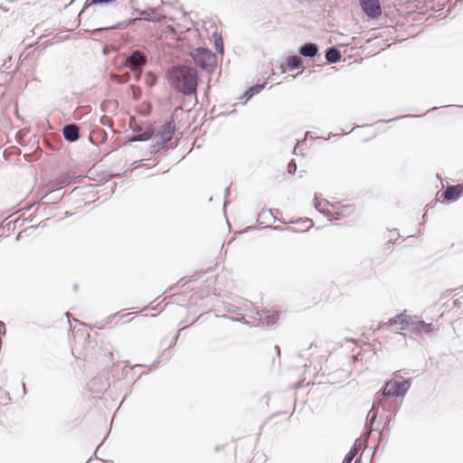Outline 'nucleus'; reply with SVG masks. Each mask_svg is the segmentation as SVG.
Here are the masks:
<instances>
[{"instance_id":"f257e3e1","label":"nucleus","mask_w":463,"mask_h":463,"mask_svg":"<svg viewBox=\"0 0 463 463\" xmlns=\"http://www.w3.org/2000/svg\"><path fill=\"white\" fill-rule=\"evenodd\" d=\"M167 74L170 85L178 92L186 96L196 92L198 75L194 68L189 66L174 67Z\"/></svg>"},{"instance_id":"f03ea898","label":"nucleus","mask_w":463,"mask_h":463,"mask_svg":"<svg viewBox=\"0 0 463 463\" xmlns=\"http://www.w3.org/2000/svg\"><path fill=\"white\" fill-rule=\"evenodd\" d=\"M146 62L147 58L143 52L139 50L132 51L128 55L126 56L125 60L122 61L121 66H118V83L127 80V78L122 77L119 73L124 68H128L133 72H135L136 78L138 80L141 76V71Z\"/></svg>"},{"instance_id":"7ed1b4c3","label":"nucleus","mask_w":463,"mask_h":463,"mask_svg":"<svg viewBox=\"0 0 463 463\" xmlns=\"http://www.w3.org/2000/svg\"><path fill=\"white\" fill-rule=\"evenodd\" d=\"M191 56L194 63L202 70L211 71L216 65L214 53L207 48L197 47L191 52Z\"/></svg>"},{"instance_id":"20e7f679","label":"nucleus","mask_w":463,"mask_h":463,"mask_svg":"<svg viewBox=\"0 0 463 463\" xmlns=\"http://www.w3.org/2000/svg\"><path fill=\"white\" fill-rule=\"evenodd\" d=\"M411 384V379L403 381L392 379L385 383L382 389L383 397H403Z\"/></svg>"},{"instance_id":"39448f33","label":"nucleus","mask_w":463,"mask_h":463,"mask_svg":"<svg viewBox=\"0 0 463 463\" xmlns=\"http://www.w3.org/2000/svg\"><path fill=\"white\" fill-rule=\"evenodd\" d=\"M402 325V326L399 327L400 330L408 329L417 334L424 333L429 335L439 330L437 325L432 323H426L416 316L408 317V320L403 321Z\"/></svg>"},{"instance_id":"423d86ee","label":"nucleus","mask_w":463,"mask_h":463,"mask_svg":"<svg viewBox=\"0 0 463 463\" xmlns=\"http://www.w3.org/2000/svg\"><path fill=\"white\" fill-rule=\"evenodd\" d=\"M81 175H76L75 173L63 172L57 177L50 180L47 184V187L54 190H62L63 188L80 182Z\"/></svg>"},{"instance_id":"0eeeda50","label":"nucleus","mask_w":463,"mask_h":463,"mask_svg":"<svg viewBox=\"0 0 463 463\" xmlns=\"http://www.w3.org/2000/svg\"><path fill=\"white\" fill-rule=\"evenodd\" d=\"M140 15L142 16L141 18H133V19H128V20H125V21H122V22H118V30L124 29L128 24H135L136 22L140 21V20H145V21H148V22H152V21L159 22V21H161V17L156 14V10L141 11L140 12Z\"/></svg>"},{"instance_id":"6e6552de","label":"nucleus","mask_w":463,"mask_h":463,"mask_svg":"<svg viewBox=\"0 0 463 463\" xmlns=\"http://www.w3.org/2000/svg\"><path fill=\"white\" fill-rule=\"evenodd\" d=\"M364 13L370 18H377L382 14L379 0H359Z\"/></svg>"},{"instance_id":"1a4fd4ad","label":"nucleus","mask_w":463,"mask_h":463,"mask_svg":"<svg viewBox=\"0 0 463 463\" xmlns=\"http://www.w3.org/2000/svg\"><path fill=\"white\" fill-rule=\"evenodd\" d=\"M175 131V125L173 121L164 124L158 131L159 140L157 143L165 146L172 138Z\"/></svg>"},{"instance_id":"9d476101","label":"nucleus","mask_w":463,"mask_h":463,"mask_svg":"<svg viewBox=\"0 0 463 463\" xmlns=\"http://www.w3.org/2000/svg\"><path fill=\"white\" fill-rule=\"evenodd\" d=\"M62 135L66 141L74 143L80 137V127L75 123L66 124L62 128Z\"/></svg>"},{"instance_id":"9b49d317","label":"nucleus","mask_w":463,"mask_h":463,"mask_svg":"<svg viewBox=\"0 0 463 463\" xmlns=\"http://www.w3.org/2000/svg\"><path fill=\"white\" fill-rule=\"evenodd\" d=\"M385 397H383L382 396V392H378L374 398V401L373 402V406H372V409L370 410V411L368 412L367 414V418H366V427L369 428V427H372L373 422L375 421L376 418H377V411L378 409L380 408V406H382L383 404V400L384 399Z\"/></svg>"},{"instance_id":"f8f14e48","label":"nucleus","mask_w":463,"mask_h":463,"mask_svg":"<svg viewBox=\"0 0 463 463\" xmlns=\"http://www.w3.org/2000/svg\"><path fill=\"white\" fill-rule=\"evenodd\" d=\"M46 193L41 198V203L43 204L58 203L63 197L64 193L61 190H54L46 186Z\"/></svg>"},{"instance_id":"ddd939ff","label":"nucleus","mask_w":463,"mask_h":463,"mask_svg":"<svg viewBox=\"0 0 463 463\" xmlns=\"http://www.w3.org/2000/svg\"><path fill=\"white\" fill-rule=\"evenodd\" d=\"M108 137L109 134L105 129L95 127L89 135V140L91 144L99 146V144L107 142Z\"/></svg>"},{"instance_id":"4468645a","label":"nucleus","mask_w":463,"mask_h":463,"mask_svg":"<svg viewBox=\"0 0 463 463\" xmlns=\"http://www.w3.org/2000/svg\"><path fill=\"white\" fill-rule=\"evenodd\" d=\"M462 191V185H449L442 193L441 197L449 202H455L458 199Z\"/></svg>"},{"instance_id":"2eb2a0df","label":"nucleus","mask_w":463,"mask_h":463,"mask_svg":"<svg viewBox=\"0 0 463 463\" xmlns=\"http://www.w3.org/2000/svg\"><path fill=\"white\" fill-rule=\"evenodd\" d=\"M298 52L305 58H314L318 52V46L314 43H306L299 47Z\"/></svg>"},{"instance_id":"dca6fc26","label":"nucleus","mask_w":463,"mask_h":463,"mask_svg":"<svg viewBox=\"0 0 463 463\" xmlns=\"http://www.w3.org/2000/svg\"><path fill=\"white\" fill-rule=\"evenodd\" d=\"M341 57V52L335 47H330L326 52V60L328 63H336Z\"/></svg>"},{"instance_id":"f3484780","label":"nucleus","mask_w":463,"mask_h":463,"mask_svg":"<svg viewBox=\"0 0 463 463\" xmlns=\"http://www.w3.org/2000/svg\"><path fill=\"white\" fill-rule=\"evenodd\" d=\"M265 87V83L262 84H257L253 87L249 88L241 97L240 99H245L249 100L251 99L255 94H258L261 90H263Z\"/></svg>"},{"instance_id":"a211bd4d","label":"nucleus","mask_w":463,"mask_h":463,"mask_svg":"<svg viewBox=\"0 0 463 463\" xmlns=\"http://www.w3.org/2000/svg\"><path fill=\"white\" fill-rule=\"evenodd\" d=\"M114 2H116V0H86L80 14L84 13V11L90 6H106Z\"/></svg>"},{"instance_id":"6ab92c4d","label":"nucleus","mask_w":463,"mask_h":463,"mask_svg":"<svg viewBox=\"0 0 463 463\" xmlns=\"http://www.w3.org/2000/svg\"><path fill=\"white\" fill-rule=\"evenodd\" d=\"M142 368L141 365L137 364L132 367H129L128 371L125 370V368L122 369V373L125 374L126 377H128V373H131L132 375L129 377V382H135L142 373L140 372V369Z\"/></svg>"},{"instance_id":"aec40b11","label":"nucleus","mask_w":463,"mask_h":463,"mask_svg":"<svg viewBox=\"0 0 463 463\" xmlns=\"http://www.w3.org/2000/svg\"><path fill=\"white\" fill-rule=\"evenodd\" d=\"M302 59L298 55H291L287 58V65L289 71H294L302 66Z\"/></svg>"},{"instance_id":"412c9836","label":"nucleus","mask_w":463,"mask_h":463,"mask_svg":"<svg viewBox=\"0 0 463 463\" xmlns=\"http://www.w3.org/2000/svg\"><path fill=\"white\" fill-rule=\"evenodd\" d=\"M279 318V313L277 311H269L267 310L264 313V317H262V315H260V319H265L267 325H274Z\"/></svg>"},{"instance_id":"4be33fe9","label":"nucleus","mask_w":463,"mask_h":463,"mask_svg":"<svg viewBox=\"0 0 463 463\" xmlns=\"http://www.w3.org/2000/svg\"><path fill=\"white\" fill-rule=\"evenodd\" d=\"M364 446V443L361 439H356L354 445L352 446L349 452L346 454L348 457H350L353 460L359 452V450Z\"/></svg>"},{"instance_id":"5701e85b","label":"nucleus","mask_w":463,"mask_h":463,"mask_svg":"<svg viewBox=\"0 0 463 463\" xmlns=\"http://www.w3.org/2000/svg\"><path fill=\"white\" fill-rule=\"evenodd\" d=\"M153 136V130L151 129H146L141 133H137L136 134L132 140L133 141H146L148 139H150Z\"/></svg>"},{"instance_id":"b1692460","label":"nucleus","mask_w":463,"mask_h":463,"mask_svg":"<svg viewBox=\"0 0 463 463\" xmlns=\"http://www.w3.org/2000/svg\"><path fill=\"white\" fill-rule=\"evenodd\" d=\"M408 320V316H405L404 314L397 315L396 317L391 318L389 320V325L391 326H398L397 328L399 329L400 326H402V322Z\"/></svg>"},{"instance_id":"393cba45","label":"nucleus","mask_w":463,"mask_h":463,"mask_svg":"<svg viewBox=\"0 0 463 463\" xmlns=\"http://www.w3.org/2000/svg\"><path fill=\"white\" fill-rule=\"evenodd\" d=\"M99 122L103 126H107L109 128V130H110V132L112 134H116V129L113 128V119H112V118L108 117V116H102L99 118Z\"/></svg>"},{"instance_id":"a878e982","label":"nucleus","mask_w":463,"mask_h":463,"mask_svg":"<svg viewBox=\"0 0 463 463\" xmlns=\"http://www.w3.org/2000/svg\"><path fill=\"white\" fill-rule=\"evenodd\" d=\"M213 38H214V45H215L216 51L220 53H222L223 52V42H222V36L220 34H218L217 33H214Z\"/></svg>"},{"instance_id":"bb28decb","label":"nucleus","mask_w":463,"mask_h":463,"mask_svg":"<svg viewBox=\"0 0 463 463\" xmlns=\"http://www.w3.org/2000/svg\"><path fill=\"white\" fill-rule=\"evenodd\" d=\"M116 315H110L107 318L101 320V321H98L95 323V326L98 328V329H103L106 326H108L109 324H110Z\"/></svg>"},{"instance_id":"cd10ccee","label":"nucleus","mask_w":463,"mask_h":463,"mask_svg":"<svg viewBox=\"0 0 463 463\" xmlns=\"http://www.w3.org/2000/svg\"><path fill=\"white\" fill-rule=\"evenodd\" d=\"M115 28H116V25H111V26H108V27L96 28V29H93L90 32V33L93 36H99L102 33L109 31V30H113Z\"/></svg>"},{"instance_id":"c85d7f7f","label":"nucleus","mask_w":463,"mask_h":463,"mask_svg":"<svg viewBox=\"0 0 463 463\" xmlns=\"http://www.w3.org/2000/svg\"><path fill=\"white\" fill-rule=\"evenodd\" d=\"M315 207L318 212H320L326 215H329L331 213V212L329 210L325 209L324 206L322 207V202H318L317 197L315 198Z\"/></svg>"},{"instance_id":"c756f323","label":"nucleus","mask_w":463,"mask_h":463,"mask_svg":"<svg viewBox=\"0 0 463 463\" xmlns=\"http://www.w3.org/2000/svg\"><path fill=\"white\" fill-rule=\"evenodd\" d=\"M156 82V77L152 74L151 72L147 73L146 77V85H148L149 87H153Z\"/></svg>"},{"instance_id":"7c9ffc66","label":"nucleus","mask_w":463,"mask_h":463,"mask_svg":"<svg viewBox=\"0 0 463 463\" xmlns=\"http://www.w3.org/2000/svg\"><path fill=\"white\" fill-rule=\"evenodd\" d=\"M104 443V440L97 447L95 452H94V455H95V458L99 460H101L103 462H109V463H114L112 460H108L106 458H100L98 456V453H100V450H101V447Z\"/></svg>"},{"instance_id":"2f4dec72","label":"nucleus","mask_w":463,"mask_h":463,"mask_svg":"<svg viewBox=\"0 0 463 463\" xmlns=\"http://www.w3.org/2000/svg\"><path fill=\"white\" fill-rule=\"evenodd\" d=\"M296 171H297V164L295 163L294 160H291L288 165V174L293 175L296 173Z\"/></svg>"},{"instance_id":"473e14b6","label":"nucleus","mask_w":463,"mask_h":463,"mask_svg":"<svg viewBox=\"0 0 463 463\" xmlns=\"http://www.w3.org/2000/svg\"><path fill=\"white\" fill-rule=\"evenodd\" d=\"M303 225V232L308 230L310 227L313 226V221L311 219H306L301 222Z\"/></svg>"},{"instance_id":"72a5a7b5","label":"nucleus","mask_w":463,"mask_h":463,"mask_svg":"<svg viewBox=\"0 0 463 463\" xmlns=\"http://www.w3.org/2000/svg\"><path fill=\"white\" fill-rule=\"evenodd\" d=\"M132 91V96L135 99H138L141 94V91L138 88H135L134 86L129 87Z\"/></svg>"},{"instance_id":"f704fd0d","label":"nucleus","mask_w":463,"mask_h":463,"mask_svg":"<svg viewBox=\"0 0 463 463\" xmlns=\"http://www.w3.org/2000/svg\"><path fill=\"white\" fill-rule=\"evenodd\" d=\"M121 3L127 8L128 6L135 9L133 0H118V4Z\"/></svg>"},{"instance_id":"c9c22d12","label":"nucleus","mask_w":463,"mask_h":463,"mask_svg":"<svg viewBox=\"0 0 463 463\" xmlns=\"http://www.w3.org/2000/svg\"><path fill=\"white\" fill-rule=\"evenodd\" d=\"M409 117H411V116H410V115H406V116H402V117H395V118H391V119H389V120H387V121H385V120H379L378 122H391V121H396V120H399V119H401V118H409Z\"/></svg>"},{"instance_id":"e433bc0d","label":"nucleus","mask_w":463,"mask_h":463,"mask_svg":"<svg viewBox=\"0 0 463 463\" xmlns=\"http://www.w3.org/2000/svg\"><path fill=\"white\" fill-rule=\"evenodd\" d=\"M179 333H180V330H179V331L177 332V334L174 336L173 341H172V343L170 344V345H169V347H168V348H171V347H173V346L175 345V343H176V341H177V339H178V336H179Z\"/></svg>"},{"instance_id":"4c0bfd02","label":"nucleus","mask_w":463,"mask_h":463,"mask_svg":"<svg viewBox=\"0 0 463 463\" xmlns=\"http://www.w3.org/2000/svg\"><path fill=\"white\" fill-rule=\"evenodd\" d=\"M266 214L272 215V212H271V210H269V211L262 210V211L260 213V217H263V216H265Z\"/></svg>"},{"instance_id":"58836bf2","label":"nucleus","mask_w":463,"mask_h":463,"mask_svg":"<svg viewBox=\"0 0 463 463\" xmlns=\"http://www.w3.org/2000/svg\"><path fill=\"white\" fill-rule=\"evenodd\" d=\"M352 461H353V459L350 457H348L347 455H345L342 463H351Z\"/></svg>"},{"instance_id":"ea45409f","label":"nucleus","mask_w":463,"mask_h":463,"mask_svg":"<svg viewBox=\"0 0 463 463\" xmlns=\"http://www.w3.org/2000/svg\"><path fill=\"white\" fill-rule=\"evenodd\" d=\"M270 229H272L273 231H278V232H281L283 230V228L280 226H270Z\"/></svg>"},{"instance_id":"a19ab883","label":"nucleus","mask_w":463,"mask_h":463,"mask_svg":"<svg viewBox=\"0 0 463 463\" xmlns=\"http://www.w3.org/2000/svg\"><path fill=\"white\" fill-rule=\"evenodd\" d=\"M393 379H396V380H400V381H401L402 376H400V375L398 374V373H395V374H394V378H393Z\"/></svg>"},{"instance_id":"79ce46f5","label":"nucleus","mask_w":463,"mask_h":463,"mask_svg":"<svg viewBox=\"0 0 463 463\" xmlns=\"http://www.w3.org/2000/svg\"><path fill=\"white\" fill-rule=\"evenodd\" d=\"M115 419H116V411L113 412L112 419H111V424L113 423Z\"/></svg>"},{"instance_id":"37998d69","label":"nucleus","mask_w":463,"mask_h":463,"mask_svg":"<svg viewBox=\"0 0 463 463\" xmlns=\"http://www.w3.org/2000/svg\"><path fill=\"white\" fill-rule=\"evenodd\" d=\"M354 463H362V461H361V458H356V459H355V461H354Z\"/></svg>"},{"instance_id":"c03bdc74","label":"nucleus","mask_w":463,"mask_h":463,"mask_svg":"<svg viewBox=\"0 0 463 463\" xmlns=\"http://www.w3.org/2000/svg\"><path fill=\"white\" fill-rule=\"evenodd\" d=\"M115 383H116V380H115V379H113V380H112V383H109V386H110L111 384H112V385H115Z\"/></svg>"},{"instance_id":"a18cd8bd","label":"nucleus","mask_w":463,"mask_h":463,"mask_svg":"<svg viewBox=\"0 0 463 463\" xmlns=\"http://www.w3.org/2000/svg\"><path fill=\"white\" fill-rule=\"evenodd\" d=\"M229 194V187L225 189V195L227 196Z\"/></svg>"},{"instance_id":"49530a36","label":"nucleus","mask_w":463,"mask_h":463,"mask_svg":"<svg viewBox=\"0 0 463 463\" xmlns=\"http://www.w3.org/2000/svg\"><path fill=\"white\" fill-rule=\"evenodd\" d=\"M287 229L290 232H296V230H294L292 227H288Z\"/></svg>"},{"instance_id":"de8ad7c7","label":"nucleus","mask_w":463,"mask_h":463,"mask_svg":"<svg viewBox=\"0 0 463 463\" xmlns=\"http://www.w3.org/2000/svg\"><path fill=\"white\" fill-rule=\"evenodd\" d=\"M22 385H23L24 393H25V383H23Z\"/></svg>"},{"instance_id":"09e8293b","label":"nucleus","mask_w":463,"mask_h":463,"mask_svg":"<svg viewBox=\"0 0 463 463\" xmlns=\"http://www.w3.org/2000/svg\"><path fill=\"white\" fill-rule=\"evenodd\" d=\"M275 348L278 351V353L279 354V347L277 345V346H275Z\"/></svg>"},{"instance_id":"8fccbe9b","label":"nucleus","mask_w":463,"mask_h":463,"mask_svg":"<svg viewBox=\"0 0 463 463\" xmlns=\"http://www.w3.org/2000/svg\"><path fill=\"white\" fill-rule=\"evenodd\" d=\"M103 52H104V53H106V52H107V47L106 46L103 47Z\"/></svg>"},{"instance_id":"3c124183","label":"nucleus","mask_w":463,"mask_h":463,"mask_svg":"<svg viewBox=\"0 0 463 463\" xmlns=\"http://www.w3.org/2000/svg\"><path fill=\"white\" fill-rule=\"evenodd\" d=\"M104 106H105V104H104V103H103V104H101V109H102V110H105Z\"/></svg>"},{"instance_id":"603ef678","label":"nucleus","mask_w":463,"mask_h":463,"mask_svg":"<svg viewBox=\"0 0 463 463\" xmlns=\"http://www.w3.org/2000/svg\"><path fill=\"white\" fill-rule=\"evenodd\" d=\"M122 402H123V401H122L120 403H122ZM120 405H121V404L118 405V407H117V410H118V411L119 410Z\"/></svg>"},{"instance_id":"864d4df0","label":"nucleus","mask_w":463,"mask_h":463,"mask_svg":"<svg viewBox=\"0 0 463 463\" xmlns=\"http://www.w3.org/2000/svg\"><path fill=\"white\" fill-rule=\"evenodd\" d=\"M272 218H273V220H274L275 222H276V221H279V219H277L276 217H273V216H272Z\"/></svg>"},{"instance_id":"5fc2aeb1","label":"nucleus","mask_w":463,"mask_h":463,"mask_svg":"<svg viewBox=\"0 0 463 463\" xmlns=\"http://www.w3.org/2000/svg\"><path fill=\"white\" fill-rule=\"evenodd\" d=\"M110 78L113 80L115 76L111 73Z\"/></svg>"},{"instance_id":"6e6d98bb","label":"nucleus","mask_w":463,"mask_h":463,"mask_svg":"<svg viewBox=\"0 0 463 463\" xmlns=\"http://www.w3.org/2000/svg\"><path fill=\"white\" fill-rule=\"evenodd\" d=\"M77 288H78V286L74 285V290H77Z\"/></svg>"}]
</instances>
